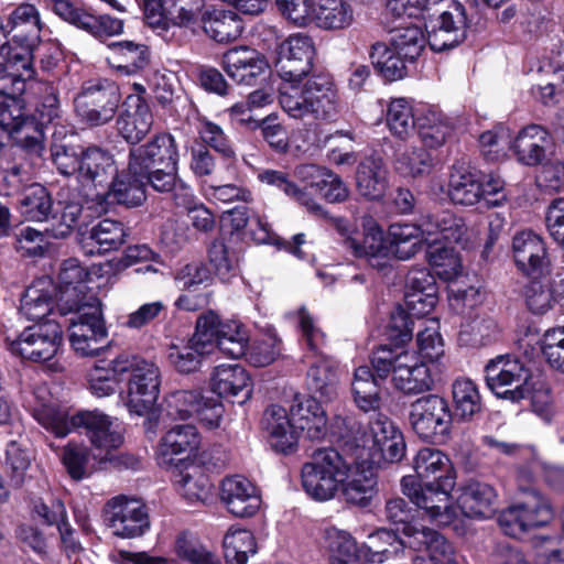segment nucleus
<instances>
[{"label": "nucleus", "mask_w": 564, "mask_h": 564, "mask_svg": "<svg viewBox=\"0 0 564 564\" xmlns=\"http://www.w3.org/2000/svg\"><path fill=\"white\" fill-rule=\"evenodd\" d=\"M441 235L451 243L463 249L473 248L478 240V231L468 227L462 217L449 210L430 212L421 216L419 225L392 224L389 227V247L391 253L401 260L414 256L421 241V236Z\"/></svg>", "instance_id": "f257e3e1"}, {"label": "nucleus", "mask_w": 564, "mask_h": 564, "mask_svg": "<svg viewBox=\"0 0 564 564\" xmlns=\"http://www.w3.org/2000/svg\"><path fill=\"white\" fill-rule=\"evenodd\" d=\"M371 365L380 378L391 375L393 387L406 395L431 391L441 381L433 364L406 349L380 347L372 352Z\"/></svg>", "instance_id": "f03ea898"}, {"label": "nucleus", "mask_w": 564, "mask_h": 564, "mask_svg": "<svg viewBox=\"0 0 564 564\" xmlns=\"http://www.w3.org/2000/svg\"><path fill=\"white\" fill-rule=\"evenodd\" d=\"M280 93L282 109L294 119L332 120L338 108V94L329 74L316 73L304 83H289Z\"/></svg>", "instance_id": "7ed1b4c3"}, {"label": "nucleus", "mask_w": 564, "mask_h": 564, "mask_svg": "<svg viewBox=\"0 0 564 564\" xmlns=\"http://www.w3.org/2000/svg\"><path fill=\"white\" fill-rule=\"evenodd\" d=\"M40 423L57 437L84 427L97 453L94 460L100 464L108 459L110 451L122 444V434L116 420L99 411H82L72 416L66 412L48 409L39 416Z\"/></svg>", "instance_id": "20e7f679"}, {"label": "nucleus", "mask_w": 564, "mask_h": 564, "mask_svg": "<svg viewBox=\"0 0 564 564\" xmlns=\"http://www.w3.org/2000/svg\"><path fill=\"white\" fill-rule=\"evenodd\" d=\"M349 464L333 447L314 451L302 465L301 482L306 495L315 501L333 500L347 478Z\"/></svg>", "instance_id": "39448f33"}, {"label": "nucleus", "mask_w": 564, "mask_h": 564, "mask_svg": "<svg viewBox=\"0 0 564 564\" xmlns=\"http://www.w3.org/2000/svg\"><path fill=\"white\" fill-rule=\"evenodd\" d=\"M115 372L130 375L124 405L138 416L149 414L160 394L161 371L149 360L138 356L120 355L116 358Z\"/></svg>", "instance_id": "423d86ee"}, {"label": "nucleus", "mask_w": 564, "mask_h": 564, "mask_svg": "<svg viewBox=\"0 0 564 564\" xmlns=\"http://www.w3.org/2000/svg\"><path fill=\"white\" fill-rule=\"evenodd\" d=\"M454 486V477L445 478L443 484L427 481L424 485L415 476L401 479L402 492L423 511L424 517L438 525H448L457 518V508L451 499Z\"/></svg>", "instance_id": "0eeeda50"}, {"label": "nucleus", "mask_w": 564, "mask_h": 564, "mask_svg": "<svg viewBox=\"0 0 564 564\" xmlns=\"http://www.w3.org/2000/svg\"><path fill=\"white\" fill-rule=\"evenodd\" d=\"M72 313L75 316L70 319L68 333L73 349L84 357L99 354L107 343L108 329L98 299L90 296Z\"/></svg>", "instance_id": "6e6552de"}, {"label": "nucleus", "mask_w": 564, "mask_h": 564, "mask_svg": "<svg viewBox=\"0 0 564 564\" xmlns=\"http://www.w3.org/2000/svg\"><path fill=\"white\" fill-rule=\"evenodd\" d=\"M452 419L448 402L437 394L417 398L409 408V423L424 441L445 440L451 432Z\"/></svg>", "instance_id": "1a4fd4ad"}, {"label": "nucleus", "mask_w": 564, "mask_h": 564, "mask_svg": "<svg viewBox=\"0 0 564 564\" xmlns=\"http://www.w3.org/2000/svg\"><path fill=\"white\" fill-rule=\"evenodd\" d=\"M118 86L107 79L86 83L74 104L77 115L90 126L99 127L110 122L120 104Z\"/></svg>", "instance_id": "9d476101"}, {"label": "nucleus", "mask_w": 564, "mask_h": 564, "mask_svg": "<svg viewBox=\"0 0 564 564\" xmlns=\"http://www.w3.org/2000/svg\"><path fill=\"white\" fill-rule=\"evenodd\" d=\"M554 511L546 497L530 495L528 499H517L499 516L498 523L506 535L520 539L532 529L546 525Z\"/></svg>", "instance_id": "9b49d317"}, {"label": "nucleus", "mask_w": 564, "mask_h": 564, "mask_svg": "<svg viewBox=\"0 0 564 564\" xmlns=\"http://www.w3.org/2000/svg\"><path fill=\"white\" fill-rule=\"evenodd\" d=\"M63 344L61 324L54 318L26 327L9 344L12 354L35 362H44L56 356Z\"/></svg>", "instance_id": "f8f14e48"}, {"label": "nucleus", "mask_w": 564, "mask_h": 564, "mask_svg": "<svg viewBox=\"0 0 564 564\" xmlns=\"http://www.w3.org/2000/svg\"><path fill=\"white\" fill-rule=\"evenodd\" d=\"M359 446L368 449L371 463L378 465L399 462L405 455L401 431L383 414H377L369 421Z\"/></svg>", "instance_id": "ddd939ff"}, {"label": "nucleus", "mask_w": 564, "mask_h": 564, "mask_svg": "<svg viewBox=\"0 0 564 564\" xmlns=\"http://www.w3.org/2000/svg\"><path fill=\"white\" fill-rule=\"evenodd\" d=\"M107 525L116 536L135 539L150 529L147 506L139 499L123 495L113 497L104 507Z\"/></svg>", "instance_id": "4468645a"}, {"label": "nucleus", "mask_w": 564, "mask_h": 564, "mask_svg": "<svg viewBox=\"0 0 564 564\" xmlns=\"http://www.w3.org/2000/svg\"><path fill=\"white\" fill-rule=\"evenodd\" d=\"M488 388L499 398L518 402L530 393L527 382L533 377L519 359L498 356L486 368Z\"/></svg>", "instance_id": "2eb2a0df"}, {"label": "nucleus", "mask_w": 564, "mask_h": 564, "mask_svg": "<svg viewBox=\"0 0 564 564\" xmlns=\"http://www.w3.org/2000/svg\"><path fill=\"white\" fill-rule=\"evenodd\" d=\"M167 412L175 419L196 417L209 429L218 427L224 415L223 403L214 397H205L198 389L176 390L166 397Z\"/></svg>", "instance_id": "dca6fc26"}, {"label": "nucleus", "mask_w": 564, "mask_h": 564, "mask_svg": "<svg viewBox=\"0 0 564 564\" xmlns=\"http://www.w3.org/2000/svg\"><path fill=\"white\" fill-rule=\"evenodd\" d=\"M442 10L431 21L429 44L434 52H443L459 45L467 35V17L465 8L456 0H441Z\"/></svg>", "instance_id": "f3484780"}, {"label": "nucleus", "mask_w": 564, "mask_h": 564, "mask_svg": "<svg viewBox=\"0 0 564 564\" xmlns=\"http://www.w3.org/2000/svg\"><path fill=\"white\" fill-rule=\"evenodd\" d=\"M275 68L285 83H299L312 70L315 46L311 36L296 33L283 41Z\"/></svg>", "instance_id": "a211bd4d"}, {"label": "nucleus", "mask_w": 564, "mask_h": 564, "mask_svg": "<svg viewBox=\"0 0 564 564\" xmlns=\"http://www.w3.org/2000/svg\"><path fill=\"white\" fill-rule=\"evenodd\" d=\"M178 160L175 138L163 132L129 151V171L139 176H147L151 170L178 165Z\"/></svg>", "instance_id": "6ab92c4d"}, {"label": "nucleus", "mask_w": 564, "mask_h": 564, "mask_svg": "<svg viewBox=\"0 0 564 564\" xmlns=\"http://www.w3.org/2000/svg\"><path fill=\"white\" fill-rule=\"evenodd\" d=\"M1 109L8 138L29 154L41 156L44 151L43 124L33 117L24 116L14 96H11Z\"/></svg>", "instance_id": "aec40b11"}, {"label": "nucleus", "mask_w": 564, "mask_h": 564, "mask_svg": "<svg viewBox=\"0 0 564 564\" xmlns=\"http://www.w3.org/2000/svg\"><path fill=\"white\" fill-rule=\"evenodd\" d=\"M34 44L32 40H28L25 45L18 44L17 41H3L0 44V83L17 90L15 95L24 89V82L34 76Z\"/></svg>", "instance_id": "412c9836"}, {"label": "nucleus", "mask_w": 564, "mask_h": 564, "mask_svg": "<svg viewBox=\"0 0 564 564\" xmlns=\"http://www.w3.org/2000/svg\"><path fill=\"white\" fill-rule=\"evenodd\" d=\"M56 15L99 41L120 35L123 32L122 20L109 14H95L72 2L57 3Z\"/></svg>", "instance_id": "4be33fe9"}, {"label": "nucleus", "mask_w": 564, "mask_h": 564, "mask_svg": "<svg viewBox=\"0 0 564 564\" xmlns=\"http://www.w3.org/2000/svg\"><path fill=\"white\" fill-rule=\"evenodd\" d=\"M153 116L148 102L140 95H129L118 115V133L131 144H138L150 132Z\"/></svg>", "instance_id": "5701e85b"}, {"label": "nucleus", "mask_w": 564, "mask_h": 564, "mask_svg": "<svg viewBox=\"0 0 564 564\" xmlns=\"http://www.w3.org/2000/svg\"><path fill=\"white\" fill-rule=\"evenodd\" d=\"M223 67L232 80L252 85L258 77L269 70L270 65L265 56L257 50L236 46L224 53Z\"/></svg>", "instance_id": "b1692460"}, {"label": "nucleus", "mask_w": 564, "mask_h": 564, "mask_svg": "<svg viewBox=\"0 0 564 564\" xmlns=\"http://www.w3.org/2000/svg\"><path fill=\"white\" fill-rule=\"evenodd\" d=\"M220 499L227 510L238 518L253 517L261 507V497L256 486L240 475L223 479Z\"/></svg>", "instance_id": "393cba45"}, {"label": "nucleus", "mask_w": 564, "mask_h": 564, "mask_svg": "<svg viewBox=\"0 0 564 564\" xmlns=\"http://www.w3.org/2000/svg\"><path fill=\"white\" fill-rule=\"evenodd\" d=\"M88 278L87 271L79 264L77 259L65 260L59 269L58 283L59 296L57 308L61 315L74 311L77 305L84 304L93 294H87L85 284Z\"/></svg>", "instance_id": "a878e982"}, {"label": "nucleus", "mask_w": 564, "mask_h": 564, "mask_svg": "<svg viewBox=\"0 0 564 564\" xmlns=\"http://www.w3.org/2000/svg\"><path fill=\"white\" fill-rule=\"evenodd\" d=\"M210 388L221 398L243 404L252 395V381L247 370L238 364H223L214 368Z\"/></svg>", "instance_id": "bb28decb"}, {"label": "nucleus", "mask_w": 564, "mask_h": 564, "mask_svg": "<svg viewBox=\"0 0 564 564\" xmlns=\"http://www.w3.org/2000/svg\"><path fill=\"white\" fill-rule=\"evenodd\" d=\"M347 249L359 259H364L371 268L383 271L391 265L393 257L383 237L382 229L373 221L365 226L361 241L356 238L347 240Z\"/></svg>", "instance_id": "cd10ccee"}, {"label": "nucleus", "mask_w": 564, "mask_h": 564, "mask_svg": "<svg viewBox=\"0 0 564 564\" xmlns=\"http://www.w3.org/2000/svg\"><path fill=\"white\" fill-rule=\"evenodd\" d=\"M118 174L113 155L98 147L87 148L80 155L79 181L106 189Z\"/></svg>", "instance_id": "c85d7f7f"}, {"label": "nucleus", "mask_w": 564, "mask_h": 564, "mask_svg": "<svg viewBox=\"0 0 564 564\" xmlns=\"http://www.w3.org/2000/svg\"><path fill=\"white\" fill-rule=\"evenodd\" d=\"M512 251L517 267L528 275L541 274L549 265L544 241L531 230L514 235Z\"/></svg>", "instance_id": "c756f323"}, {"label": "nucleus", "mask_w": 564, "mask_h": 564, "mask_svg": "<svg viewBox=\"0 0 564 564\" xmlns=\"http://www.w3.org/2000/svg\"><path fill=\"white\" fill-rule=\"evenodd\" d=\"M386 519L397 525H401L402 534L406 539L408 547L414 551H423L424 544L437 536L435 530L417 527L411 521L412 509L402 498H391L384 507Z\"/></svg>", "instance_id": "7c9ffc66"}, {"label": "nucleus", "mask_w": 564, "mask_h": 564, "mask_svg": "<svg viewBox=\"0 0 564 564\" xmlns=\"http://www.w3.org/2000/svg\"><path fill=\"white\" fill-rule=\"evenodd\" d=\"M344 500L351 506L368 507L378 494V477L371 466L358 465L355 469L349 466L346 480L340 490Z\"/></svg>", "instance_id": "2f4dec72"}, {"label": "nucleus", "mask_w": 564, "mask_h": 564, "mask_svg": "<svg viewBox=\"0 0 564 564\" xmlns=\"http://www.w3.org/2000/svg\"><path fill=\"white\" fill-rule=\"evenodd\" d=\"M263 430L268 433L271 447L280 453L294 449L297 443V434L292 416L288 411L276 404L270 405L262 417Z\"/></svg>", "instance_id": "473e14b6"}, {"label": "nucleus", "mask_w": 564, "mask_h": 564, "mask_svg": "<svg viewBox=\"0 0 564 564\" xmlns=\"http://www.w3.org/2000/svg\"><path fill=\"white\" fill-rule=\"evenodd\" d=\"M498 494L489 484L469 481L462 488L457 510L468 518L485 519L497 509Z\"/></svg>", "instance_id": "72a5a7b5"}, {"label": "nucleus", "mask_w": 564, "mask_h": 564, "mask_svg": "<svg viewBox=\"0 0 564 564\" xmlns=\"http://www.w3.org/2000/svg\"><path fill=\"white\" fill-rule=\"evenodd\" d=\"M551 145L549 132L538 124L523 128L512 141L511 149L517 160L527 166H535L546 158Z\"/></svg>", "instance_id": "f704fd0d"}, {"label": "nucleus", "mask_w": 564, "mask_h": 564, "mask_svg": "<svg viewBox=\"0 0 564 564\" xmlns=\"http://www.w3.org/2000/svg\"><path fill=\"white\" fill-rule=\"evenodd\" d=\"M389 186V171L379 156L365 158L356 171V187L359 195L369 200H380Z\"/></svg>", "instance_id": "c9c22d12"}, {"label": "nucleus", "mask_w": 564, "mask_h": 564, "mask_svg": "<svg viewBox=\"0 0 564 564\" xmlns=\"http://www.w3.org/2000/svg\"><path fill=\"white\" fill-rule=\"evenodd\" d=\"M200 444V436L195 426L191 424L175 425L169 430L158 447V458L162 466H171L174 456L191 455Z\"/></svg>", "instance_id": "e433bc0d"}, {"label": "nucleus", "mask_w": 564, "mask_h": 564, "mask_svg": "<svg viewBox=\"0 0 564 564\" xmlns=\"http://www.w3.org/2000/svg\"><path fill=\"white\" fill-rule=\"evenodd\" d=\"M203 30L217 43H229L239 39L243 23L237 12L225 9H207L200 17Z\"/></svg>", "instance_id": "4c0bfd02"}, {"label": "nucleus", "mask_w": 564, "mask_h": 564, "mask_svg": "<svg viewBox=\"0 0 564 564\" xmlns=\"http://www.w3.org/2000/svg\"><path fill=\"white\" fill-rule=\"evenodd\" d=\"M290 412L295 427L306 433L307 437L312 440L325 437L327 419L315 397L296 398Z\"/></svg>", "instance_id": "58836bf2"}, {"label": "nucleus", "mask_w": 564, "mask_h": 564, "mask_svg": "<svg viewBox=\"0 0 564 564\" xmlns=\"http://www.w3.org/2000/svg\"><path fill=\"white\" fill-rule=\"evenodd\" d=\"M306 386L311 392L325 401H332L338 394L339 378L337 364L326 357L313 361L306 373Z\"/></svg>", "instance_id": "ea45409f"}, {"label": "nucleus", "mask_w": 564, "mask_h": 564, "mask_svg": "<svg viewBox=\"0 0 564 564\" xmlns=\"http://www.w3.org/2000/svg\"><path fill=\"white\" fill-rule=\"evenodd\" d=\"M108 50V63L127 75L135 74L149 65L150 52L144 44L133 41L112 42Z\"/></svg>", "instance_id": "a19ab883"}, {"label": "nucleus", "mask_w": 564, "mask_h": 564, "mask_svg": "<svg viewBox=\"0 0 564 564\" xmlns=\"http://www.w3.org/2000/svg\"><path fill=\"white\" fill-rule=\"evenodd\" d=\"M405 546V538L401 540L393 531L379 529L368 535L367 542L362 545V558L367 564H381L403 553Z\"/></svg>", "instance_id": "79ce46f5"}, {"label": "nucleus", "mask_w": 564, "mask_h": 564, "mask_svg": "<svg viewBox=\"0 0 564 564\" xmlns=\"http://www.w3.org/2000/svg\"><path fill=\"white\" fill-rule=\"evenodd\" d=\"M54 288L50 279H41L29 286L21 299V313L30 321L45 322L53 312L52 292Z\"/></svg>", "instance_id": "37998d69"}, {"label": "nucleus", "mask_w": 564, "mask_h": 564, "mask_svg": "<svg viewBox=\"0 0 564 564\" xmlns=\"http://www.w3.org/2000/svg\"><path fill=\"white\" fill-rule=\"evenodd\" d=\"M354 21V10L346 0H315L312 24L323 30H343Z\"/></svg>", "instance_id": "c03bdc74"}, {"label": "nucleus", "mask_w": 564, "mask_h": 564, "mask_svg": "<svg viewBox=\"0 0 564 564\" xmlns=\"http://www.w3.org/2000/svg\"><path fill=\"white\" fill-rule=\"evenodd\" d=\"M324 543L329 551L332 564H359L362 546H358L352 535L335 527L324 531Z\"/></svg>", "instance_id": "a18cd8bd"}, {"label": "nucleus", "mask_w": 564, "mask_h": 564, "mask_svg": "<svg viewBox=\"0 0 564 564\" xmlns=\"http://www.w3.org/2000/svg\"><path fill=\"white\" fill-rule=\"evenodd\" d=\"M448 195L456 205L474 206L482 200V184L470 171L454 167L449 178Z\"/></svg>", "instance_id": "49530a36"}, {"label": "nucleus", "mask_w": 564, "mask_h": 564, "mask_svg": "<svg viewBox=\"0 0 564 564\" xmlns=\"http://www.w3.org/2000/svg\"><path fill=\"white\" fill-rule=\"evenodd\" d=\"M413 468L416 476L421 479L443 484L447 477L452 475V465L448 457L440 449L432 447L421 448L414 459Z\"/></svg>", "instance_id": "de8ad7c7"}, {"label": "nucleus", "mask_w": 564, "mask_h": 564, "mask_svg": "<svg viewBox=\"0 0 564 564\" xmlns=\"http://www.w3.org/2000/svg\"><path fill=\"white\" fill-rule=\"evenodd\" d=\"M258 178L262 183L282 191L286 196L303 206L308 213L323 218L327 217L324 208L312 198L311 194L301 189L284 172L264 170L259 173Z\"/></svg>", "instance_id": "09e8293b"}, {"label": "nucleus", "mask_w": 564, "mask_h": 564, "mask_svg": "<svg viewBox=\"0 0 564 564\" xmlns=\"http://www.w3.org/2000/svg\"><path fill=\"white\" fill-rule=\"evenodd\" d=\"M258 178L262 183L282 191L286 196L303 206L308 213L323 218L327 217L324 208L312 198L311 194L301 189L284 172L264 170L259 173Z\"/></svg>", "instance_id": "8fccbe9b"}, {"label": "nucleus", "mask_w": 564, "mask_h": 564, "mask_svg": "<svg viewBox=\"0 0 564 564\" xmlns=\"http://www.w3.org/2000/svg\"><path fill=\"white\" fill-rule=\"evenodd\" d=\"M145 176H139L129 171L117 174L107 187L108 195L118 204L128 207L139 206L145 200Z\"/></svg>", "instance_id": "3c124183"}, {"label": "nucleus", "mask_w": 564, "mask_h": 564, "mask_svg": "<svg viewBox=\"0 0 564 564\" xmlns=\"http://www.w3.org/2000/svg\"><path fill=\"white\" fill-rule=\"evenodd\" d=\"M419 135L427 148H440L452 132L445 116L435 108L425 109L416 119Z\"/></svg>", "instance_id": "603ef678"}, {"label": "nucleus", "mask_w": 564, "mask_h": 564, "mask_svg": "<svg viewBox=\"0 0 564 564\" xmlns=\"http://www.w3.org/2000/svg\"><path fill=\"white\" fill-rule=\"evenodd\" d=\"M6 26L9 33L15 32L14 39L26 32L29 40L36 42L43 29V22L35 4L21 2L9 13Z\"/></svg>", "instance_id": "864d4df0"}, {"label": "nucleus", "mask_w": 564, "mask_h": 564, "mask_svg": "<svg viewBox=\"0 0 564 564\" xmlns=\"http://www.w3.org/2000/svg\"><path fill=\"white\" fill-rule=\"evenodd\" d=\"M174 481L181 495L192 503L206 502L212 497L213 485L198 466L180 471Z\"/></svg>", "instance_id": "5fc2aeb1"}, {"label": "nucleus", "mask_w": 564, "mask_h": 564, "mask_svg": "<svg viewBox=\"0 0 564 564\" xmlns=\"http://www.w3.org/2000/svg\"><path fill=\"white\" fill-rule=\"evenodd\" d=\"M425 43V34L417 25L399 26L391 32L390 47L411 62L421 55Z\"/></svg>", "instance_id": "6e6d98bb"}, {"label": "nucleus", "mask_w": 564, "mask_h": 564, "mask_svg": "<svg viewBox=\"0 0 564 564\" xmlns=\"http://www.w3.org/2000/svg\"><path fill=\"white\" fill-rule=\"evenodd\" d=\"M53 200L47 189L40 184L29 186L20 200L22 216L29 221H45L52 212Z\"/></svg>", "instance_id": "4d7b16f0"}, {"label": "nucleus", "mask_w": 564, "mask_h": 564, "mask_svg": "<svg viewBox=\"0 0 564 564\" xmlns=\"http://www.w3.org/2000/svg\"><path fill=\"white\" fill-rule=\"evenodd\" d=\"M456 415L464 420H470L481 409V398L476 383L467 378L456 379L452 387Z\"/></svg>", "instance_id": "13d9d810"}, {"label": "nucleus", "mask_w": 564, "mask_h": 564, "mask_svg": "<svg viewBox=\"0 0 564 564\" xmlns=\"http://www.w3.org/2000/svg\"><path fill=\"white\" fill-rule=\"evenodd\" d=\"M124 229L121 223L112 219L100 220L86 238L88 247H97V253H105L119 248L124 241Z\"/></svg>", "instance_id": "bf43d9fd"}, {"label": "nucleus", "mask_w": 564, "mask_h": 564, "mask_svg": "<svg viewBox=\"0 0 564 564\" xmlns=\"http://www.w3.org/2000/svg\"><path fill=\"white\" fill-rule=\"evenodd\" d=\"M370 58L375 67L388 80L401 79L406 74L405 62L408 59L386 43H375L371 47Z\"/></svg>", "instance_id": "052dcab7"}, {"label": "nucleus", "mask_w": 564, "mask_h": 564, "mask_svg": "<svg viewBox=\"0 0 564 564\" xmlns=\"http://www.w3.org/2000/svg\"><path fill=\"white\" fill-rule=\"evenodd\" d=\"M248 339V332L241 323L228 321L223 323L219 328L216 349L237 359L247 355Z\"/></svg>", "instance_id": "680f3d73"}, {"label": "nucleus", "mask_w": 564, "mask_h": 564, "mask_svg": "<svg viewBox=\"0 0 564 564\" xmlns=\"http://www.w3.org/2000/svg\"><path fill=\"white\" fill-rule=\"evenodd\" d=\"M224 554L227 562L254 558L257 543L251 531L230 528L223 540Z\"/></svg>", "instance_id": "e2e57ef3"}, {"label": "nucleus", "mask_w": 564, "mask_h": 564, "mask_svg": "<svg viewBox=\"0 0 564 564\" xmlns=\"http://www.w3.org/2000/svg\"><path fill=\"white\" fill-rule=\"evenodd\" d=\"M387 124L391 133L405 139L415 127V120L410 101L405 98L392 99L387 109Z\"/></svg>", "instance_id": "0e129e2a"}, {"label": "nucleus", "mask_w": 564, "mask_h": 564, "mask_svg": "<svg viewBox=\"0 0 564 564\" xmlns=\"http://www.w3.org/2000/svg\"><path fill=\"white\" fill-rule=\"evenodd\" d=\"M208 260L215 274L223 281L239 272V258L224 241L215 240L208 249Z\"/></svg>", "instance_id": "69168bd1"}, {"label": "nucleus", "mask_w": 564, "mask_h": 564, "mask_svg": "<svg viewBox=\"0 0 564 564\" xmlns=\"http://www.w3.org/2000/svg\"><path fill=\"white\" fill-rule=\"evenodd\" d=\"M432 165V158L426 150L410 148L398 155L394 167L404 177L417 178L427 175Z\"/></svg>", "instance_id": "338daca9"}, {"label": "nucleus", "mask_w": 564, "mask_h": 564, "mask_svg": "<svg viewBox=\"0 0 564 564\" xmlns=\"http://www.w3.org/2000/svg\"><path fill=\"white\" fill-rule=\"evenodd\" d=\"M416 346L420 357L434 365L444 354V341L437 321L429 319L417 332Z\"/></svg>", "instance_id": "774afa93"}]
</instances>
